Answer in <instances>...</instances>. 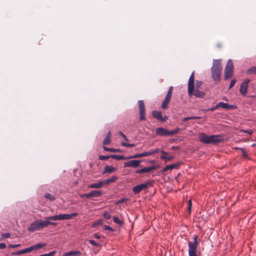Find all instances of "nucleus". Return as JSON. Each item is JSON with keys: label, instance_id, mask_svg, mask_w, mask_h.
Returning a JSON list of instances; mask_svg holds the SVG:
<instances>
[{"label": "nucleus", "instance_id": "nucleus-29", "mask_svg": "<svg viewBox=\"0 0 256 256\" xmlns=\"http://www.w3.org/2000/svg\"><path fill=\"white\" fill-rule=\"evenodd\" d=\"M172 91H173V86H170L168 88V90L167 94L165 98L170 100L171 98H172Z\"/></svg>", "mask_w": 256, "mask_h": 256}, {"label": "nucleus", "instance_id": "nucleus-13", "mask_svg": "<svg viewBox=\"0 0 256 256\" xmlns=\"http://www.w3.org/2000/svg\"><path fill=\"white\" fill-rule=\"evenodd\" d=\"M158 168V166H152L146 167V168H142L140 170H136L135 172V173L136 174L146 173V172H150L152 170H154Z\"/></svg>", "mask_w": 256, "mask_h": 256}, {"label": "nucleus", "instance_id": "nucleus-48", "mask_svg": "<svg viewBox=\"0 0 256 256\" xmlns=\"http://www.w3.org/2000/svg\"><path fill=\"white\" fill-rule=\"evenodd\" d=\"M80 198H90V192L89 193H87V194H81L80 195Z\"/></svg>", "mask_w": 256, "mask_h": 256}, {"label": "nucleus", "instance_id": "nucleus-26", "mask_svg": "<svg viewBox=\"0 0 256 256\" xmlns=\"http://www.w3.org/2000/svg\"><path fill=\"white\" fill-rule=\"evenodd\" d=\"M117 179V177L116 176H113L112 178H110L106 179L104 181V185H106L108 184L112 183L116 181Z\"/></svg>", "mask_w": 256, "mask_h": 256}, {"label": "nucleus", "instance_id": "nucleus-27", "mask_svg": "<svg viewBox=\"0 0 256 256\" xmlns=\"http://www.w3.org/2000/svg\"><path fill=\"white\" fill-rule=\"evenodd\" d=\"M170 100L165 98L162 104V108L163 109L166 108L168 106V104L170 102Z\"/></svg>", "mask_w": 256, "mask_h": 256}, {"label": "nucleus", "instance_id": "nucleus-31", "mask_svg": "<svg viewBox=\"0 0 256 256\" xmlns=\"http://www.w3.org/2000/svg\"><path fill=\"white\" fill-rule=\"evenodd\" d=\"M180 130V128H177L172 130H168V136H172L177 134Z\"/></svg>", "mask_w": 256, "mask_h": 256}, {"label": "nucleus", "instance_id": "nucleus-23", "mask_svg": "<svg viewBox=\"0 0 256 256\" xmlns=\"http://www.w3.org/2000/svg\"><path fill=\"white\" fill-rule=\"evenodd\" d=\"M101 190H92L90 192V197H99L102 194Z\"/></svg>", "mask_w": 256, "mask_h": 256}, {"label": "nucleus", "instance_id": "nucleus-37", "mask_svg": "<svg viewBox=\"0 0 256 256\" xmlns=\"http://www.w3.org/2000/svg\"><path fill=\"white\" fill-rule=\"evenodd\" d=\"M203 82L201 80H196V83L195 89H198L202 84Z\"/></svg>", "mask_w": 256, "mask_h": 256}, {"label": "nucleus", "instance_id": "nucleus-61", "mask_svg": "<svg viewBox=\"0 0 256 256\" xmlns=\"http://www.w3.org/2000/svg\"><path fill=\"white\" fill-rule=\"evenodd\" d=\"M126 198H122L120 200V202H124L126 200Z\"/></svg>", "mask_w": 256, "mask_h": 256}, {"label": "nucleus", "instance_id": "nucleus-17", "mask_svg": "<svg viewBox=\"0 0 256 256\" xmlns=\"http://www.w3.org/2000/svg\"><path fill=\"white\" fill-rule=\"evenodd\" d=\"M180 163L174 164L170 165H168L165 166L162 170V172H164L168 170H172V169H177L178 168Z\"/></svg>", "mask_w": 256, "mask_h": 256}, {"label": "nucleus", "instance_id": "nucleus-16", "mask_svg": "<svg viewBox=\"0 0 256 256\" xmlns=\"http://www.w3.org/2000/svg\"><path fill=\"white\" fill-rule=\"evenodd\" d=\"M219 104L221 108L225 110H232L236 108V106L235 105L229 104L224 102H220Z\"/></svg>", "mask_w": 256, "mask_h": 256}, {"label": "nucleus", "instance_id": "nucleus-53", "mask_svg": "<svg viewBox=\"0 0 256 256\" xmlns=\"http://www.w3.org/2000/svg\"><path fill=\"white\" fill-rule=\"evenodd\" d=\"M192 120V117H186V118H184L183 119H182V121L183 122H186V121H187L188 120Z\"/></svg>", "mask_w": 256, "mask_h": 256}, {"label": "nucleus", "instance_id": "nucleus-3", "mask_svg": "<svg viewBox=\"0 0 256 256\" xmlns=\"http://www.w3.org/2000/svg\"><path fill=\"white\" fill-rule=\"evenodd\" d=\"M221 138L222 136L220 135L208 136L204 132L199 134L200 142L206 144H216L221 141Z\"/></svg>", "mask_w": 256, "mask_h": 256}, {"label": "nucleus", "instance_id": "nucleus-40", "mask_svg": "<svg viewBox=\"0 0 256 256\" xmlns=\"http://www.w3.org/2000/svg\"><path fill=\"white\" fill-rule=\"evenodd\" d=\"M10 236V234L9 233H4L2 234V239L8 238Z\"/></svg>", "mask_w": 256, "mask_h": 256}, {"label": "nucleus", "instance_id": "nucleus-60", "mask_svg": "<svg viewBox=\"0 0 256 256\" xmlns=\"http://www.w3.org/2000/svg\"><path fill=\"white\" fill-rule=\"evenodd\" d=\"M214 110H216L214 109V107H213V108H208V110H208V111H212V112H213V111H214Z\"/></svg>", "mask_w": 256, "mask_h": 256}, {"label": "nucleus", "instance_id": "nucleus-15", "mask_svg": "<svg viewBox=\"0 0 256 256\" xmlns=\"http://www.w3.org/2000/svg\"><path fill=\"white\" fill-rule=\"evenodd\" d=\"M156 134L157 136H168V130L163 128H158L156 129Z\"/></svg>", "mask_w": 256, "mask_h": 256}, {"label": "nucleus", "instance_id": "nucleus-30", "mask_svg": "<svg viewBox=\"0 0 256 256\" xmlns=\"http://www.w3.org/2000/svg\"><path fill=\"white\" fill-rule=\"evenodd\" d=\"M246 72L248 74H256V66H252L249 68Z\"/></svg>", "mask_w": 256, "mask_h": 256}, {"label": "nucleus", "instance_id": "nucleus-56", "mask_svg": "<svg viewBox=\"0 0 256 256\" xmlns=\"http://www.w3.org/2000/svg\"><path fill=\"white\" fill-rule=\"evenodd\" d=\"M167 119H168V116H165L164 117H162V118L161 121H162V122H165Z\"/></svg>", "mask_w": 256, "mask_h": 256}, {"label": "nucleus", "instance_id": "nucleus-47", "mask_svg": "<svg viewBox=\"0 0 256 256\" xmlns=\"http://www.w3.org/2000/svg\"><path fill=\"white\" fill-rule=\"evenodd\" d=\"M118 134H119L120 136H121L124 138V139L125 140L128 141V139L127 138L126 136V135L123 132H122L121 131H120L118 132Z\"/></svg>", "mask_w": 256, "mask_h": 256}, {"label": "nucleus", "instance_id": "nucleus-9", "mask_svg": "<svg viewBox=\"0 0 256 256\" xmlns=\"http://www.w3.org/2000/svg\"><path fill=\"white\" fill-rule=\"evenodd\" d=\"M194 88V72L193 71L189 78L188 84V94H190L192 90Z\"/></svg>", "mask_w": 256, "mask_h": 256}, {"label": "nucleus", "instance_id": "nucleus-6", "mask_svg": "<svg viewBox=\"0 0 256 256\" xmlns=\"http://www.w3.org/2000/svg\"><path fill=\"white\" fill-rule=\"evenodd\" d=\"M198 236H195L194 242H188V253L189 256H196V251L198 242L197 240Z\"/></svg>", "mask_w": 256, "mask_h": 256}, {"label": "nucleus", "instance_id": "nucleus-28", "mask_svg": "<svg viewBox=\"0 0 256 256\" xmlns=\"http://www.w3.org/2000/svg\"><path fill=\"white\" fill-rule=\"evenodd\" d=\"M78 251H70L68 252H64L62 256H73L74 255L80 254Z\"/></svg>", "mask_w": 256, "mask_h": 256}, {"label": "nucleus", "instance_id": "nucleus-38", "mask_svg": "<svg viewBox=\"0 0 256 256\" xmlns=\"http://www.w3.org/2000/svg\"><path fill=\"white\" fill-rule=\"evenodd\" d=\"M104 218L106 220L110 219L111 218L110 214L107 212H104L102 214Z\"/></svg>", "mask_w": 256, "mask_h": 256}, {"label": "nucleus", "instance_id": "nucleus-55", "mask_svg": "<svg viewBox=\"0 0 256 256\" xmlns=\"http://www.w3.org/2000/svg\"><path fill=\"white\" fill-rule=\"evenodd\" d=\"M160 152L161 154H162V156H166V155H167L168 154V153L165 151H164V150H161L160 151Z\"/></svg>", "mask_w": 256, "mask_h": 256}, {"label": "nucleus", "instance_id": "nucleus-39", "mask_svg": "<svg viewBox=\"0 0 256 256\" xmlns=\"http://www.w3.org/2000/svg\"><path fill=\"white\" fill-rule=\"evenodd\" d=\"M78 216V212H74V213H72L70 214H68V219L70 220L73 217H75V216Z\"/></svg>", "mask_w": 256, "mask_h": 256}, {"label": "nucleus", "instance_id": "nucleus-18", "mask_svg": "<svg viewBox=\"0 0 256 256\" xmlns=\"http://www.w3.org/2000/svg\"><path fill=\"white\" fill-rule=\"evenodd\" d=\"M110 158L116 160H130L132 159V156H119L116 154H111L110 155Z\"/></svg>", "mask_w": 256, "mask_h": 256}, {"label": "nucleus", "instance_id": "nucleus-52", "mask_svg": "<svg viewBox=\"0 0 256 256\" xmlns=\"http://www.w3.org/2000/svg\"><path fill=\"white\" fill-rule=\"evenodd\" d=\"M6 248V244L4 243L0 244V249H4Z\"/></svg>", "mask_w": 256, "mask_h": 256}, {"label": "nucleus", "instance_id": "nucleus-54", "mask_svg": "<svg viewBox=\"0 0 256 256\" xmlns=\"http://www.w3.org/2000/svg\"><path fill=\"white\" fill-rule=\"evenodd\" d=\"M180 148V146H172V150H178Z\"/></svg>", "mask_w": 256, "mask_h": 256}, {"label": "nucleus", "instance_id": "nucleus-35", "mask_svg": "<svg viewBox=\"0 0 256 256\" xmlns=\"http://www.w3.org/2000/svg\"><path fill=\"white\" fill-rule=\"evenodd\" d=\"M121 144L122 146L128 148H131L135 146V145L134 144H128L124 142H122Z\"/></svg>", "mask_w": 256, "mask_h": 256}, {"label": "nucleus", "instance_id": "nucleus-46", "mask_svg": "<svg viewBox=\"0 0 256 256\" xmlns=\"http://www.w3.org/2000/svg\"><path fill=\"white\" fill-rule=\"evenodd\" d=\"M192 206V200H189L188 202V210L190 212H191Z\"/></svg>", "mask_w": 256, "mask_h": 256}, {"label": "nucleus", "instance_id": "nucleus-1", "mask_svg": "<svg viewBox=\"0 0 256 256\" xmlns=\"http://www.w3.org/2000/svg\"><path fill=\"white\" fill-rule=\"evenodd\" d=\"M50 224L56 226V223L50 221V220H48L47 217H46L44 220H38L34 222L28 228V230L29 232H34L42 229Z\"/></svg>", "mask_w": 256, "mask_h": 256}, {"label": "nucleus", "instance_id": "nucleus-43", "mask_svg": "<svg viewBox=\"0 0 256 256\" xmlns=\"http://www.w3.org/2000/svg\"><path fill=\"white\" fill-rule=\"evenodd\" d=\"M236 150H241L242 152V154H243V156L246 157V156L247 154H246V152L245 151L244 149L243 148H236Z\"/></svg>", "mask_w": 256, "mask_h": 256}, {"label": "nucleus", "instance_id": "nucleus-45", "mask_svg": "<svg viewBox=\"0 0 256 256\" xmlns=\"http://www.w3.org/2000/svg\"><path fill=\"white\" fill-rule=\"evenodd\" d=\"M89 242L92 244V245L93 246H99V244L98 243H96L94 240H88Z\"/></svg>", "mask_w": 256, "mask_h": 256}, {"label": "nucleus", "instance_id": "nucleus-33", "mask_svg": "<svg viewBox=\"0 0 256 256\" xmlns=\"http://www.w3.org/2000/svg\"><path fill=\"white\" fill-rule=\"evenodd\" d=\"M44 196L46 198L49 199L50 201H54L55 200V197L50 193H46Z\"/></svg>", "mask_w": 256, "mask_h": 256}, {"label": "nucleus", "instance_id": "nucleus-12", "mask_svg": "<svg viewBox=\"0 0 256 256\" xmlns=\"http://www.w3.org/2000/svg\"><path fill=\"white\" fill-rule=\"evenodd\" d=\"M140 160H132L124 162V167L138 168L140 166Z\"/></svg>", "mask_w": 256, "mask_h": 256}, {"label": "nucleus", "instance_id": "nucleus-44", "mask_svg": "<svg viewBox=\"0 0 256 256\" xmlns=\"http://www.w3.org/2000/svg\"><path fill=\"white\" fill-rule=\"evenodd\" d=\"M236 80L235 79H232L231 80V82H230V86H229V89H231L236 84Z\"/></svg>", "mask_w": 256, "mask_h": 256}, {"label": "nucleus", "instance_id": "nucleus-11", "mask_svg": "<svg viewBox=\"0 0 256 256\" xmlns=\"http://www.w3.org/2000/svg\"><path fill=\"white\" fill-rule=\"evenodd\" d=\"M47 218L50 220V221L69 220L68 214H60L59 215H55L54 216H48L47 217Z\"/></svg>", "mask_w": 256, "mask_h": 256}, {"label": "nucleus", "instance_id": "nucleus-19", "mask_svg": "<svg viewBox=\"0 0 256 256\" xmlns=\"http://www.w3.org/2000/svg\"><path fill=\"white\" fill-rule=\"evenodd\" d=\"M104 186V181H100L96 183H94L88 186V188H99Z\"/></svg>", "mask_w": 256, "mask_h": 256}, {"label": "nucleus", "instance_id": "nucleus-41", "mask_svg": "<svg viewBox=\"0 0 256 256\" xmlns=\"http://www.w3.org/2000/svg\"><path fill=\"white\" fill-rule=\"evenodd\" d=\"M110 158V156H100L99 159L100 160H106Z\"/></svg>", "mask_w": 256, "mask_h": 256}, {"label": "nucleus", "instance_id": "nucleus-10", "mask_svg": "<svg viewBox=\"0 0 256 256\" xmlns=\"http://www.w3.org/2000/svg\"><path fill=\"white\" fill-rule=\"evenodd\" d=\"M250 82V79H246L240 85V92L244 96H245L248 92V88Z\"/></svg>", "mask_w": 256, "mask_h": 256}, {"label": "nucleus", "instance_id": "nucleus-49", "mask_svg": "<svg viewBox=\"0 0 256 256\" xmlns=\"http://www.w3.org/2000/svg\"><path fill=\"white\" fill-rule=\"evenodd\" d=\"M104 230H109L111 232L114 231V229L112 227L109 226H104Z\"/></svg>", "mask_w": 256, "mask_h": 256}, {"label": "nucleus", "instance_id": "nucleus-8", "mask_svg": "<svg viewBox=\"0 0 256 256\" xmlns=\"http://www.w3.org/2000/svg\"><path fill=\"white\" fill-rule=\"evenodd\" d=\"M152 182L150 181L145 184L136 185L132 188V191L135 194H138L142 190L147 188L149 186L152 185Z\"/></svg>", "mask_w": 256, "mask_h": 256}, {"label": "nucleus", "instance_id": "nucleus-57", "mask_svg": "<svg viewBox=\"0 0 256 256\" xmlns=\"http://www.w3.org/2000/svg\"><path fill=\"white\" fill-rule=\"evenodd\" d=\"M94 236L95 238H98V239H99L100 238V236L98 234H94Z\"/></svg>", "mask_w": 256, "mask_h": 256}, {"label": "nucleus", "instance_id": "nucleus-7", "mask_svg": "<svg viewBox=\"0 0 256 256\" xmlns=\"http://www.w3.org/2000/svg\"><path fill=\"white\" fill-rule=\"evenodd\" d=\"M138 106L139 108L140 120V121L144 120H146V109L144 100H138Z\"/></svg>", "mask_w": 256, "mask_h": 256}, {"label": "nucleus", "instance_id": "nucleus-24", "mask_svg": "<svg viewBox=\"0 0 256 256\" xmlns=\"http://www.w3.org/2000/svg\"><path fill=\"white\" fill-rule=\"evenodd\" d=\"M111 132H108L106 134V137L103 140L102 144L104 145L108 144L111 142Z\"/></svg>", "mask_w": 256, "mask_h": 256}, {"label": "nucleus", "instance_id": "nucleus-58", "mask_svg": "<svg viewBox=\"0 0 256 256\" xmlns=\"http://www.w3.org/2000/svg\"><path fill=\"white\" fill-rule=\"evenodd\" d=\"M214 109H215V110H216V109H218V108H220V104H219V102H218V104H216L214 106Z\"/></svg>", "mask_w": 256, "mask_h": 256}, {"label": "nucleus", "instance_id": "nucleus-50", "mask_svg": "<svg viewBox=\"0 0 256 256\" xmlns=\"http://www.w3.org/2000/svg\"><path fill=\"white\" fill-rule=\"evenodd\" d=\"M161 150H160V149L158 148H156L152 151H150L151 152V154H152H152H154L157 152H160Z\"/></svg>", "mask_w": 256, "mask_h": 256}, {"label": "nucleus", "instance_id": "nucleus-2", "mask_svg": "<svg viewBox=\"0 0 256 256\" xmlns=\"http://www.w3.org/2000/svg\"><path fill=\"white\" fill-rule=\"evenodd\" d=\"M222 64L221 60H214L211 68L212 77L214 82L220 80L222 71Z\"/></svg>", "mask_w": 256, "mask_h": 256}, {"label": "nucleus", "instance_id": "nucleus-32", "mask_svg": "<svg viewBox=\"0 0 256 256\" xmlns=\"http://www.w3.org/2000/svg\"><path fill=\"white\" fill-rule=\"evenodd\" d=\"M160 158L162 160H165L166 161H170L174 159V156H161Z\"/></svg>", "mask_w": 256, "mask_h": 256}, {"label": "nucleus", "instance_id": "nucleus-20", "mask_svg": "<svg viewBox=\"0 0 256 256\" xmlns=\"http://www.w3.org/2000/svg\"><path fill=\"white\" fill-rule=\"evenodd\" d=\"M152 116L161 121L162 118V113L160 111H157V110H153L152 112Z\"/></svg>", "mask_w": 256, "mask_h": 256}, {"label": "nucleus", "instance_id": "nucleus-59", "mask_svg": "<svg viewBox=\"0 0 256 256\" xmlns=\"http://www.w3.org/2000/svg\"><path fill=\"white\" fill-rule=\"evenodd\" d=\"M192 120L200 119L202 118V117L201 116H192Z\"/></svg>", "mask_w": 256, "mask_h": 256}, {"label": "nucleus", "instance_id": "nucleus-22", "mask_svg": "<svg viewBox=\"0 0 256 256\" xmlns=\"http://www.w3.org/2000/svg\"><path fill=\"white\" fill-rule=\"evenodd\" d=\"M116 168L110 166H106L104 168V173L110 174L114 172Z\"/></svg>", "mask_w": 256, "mask_h": 256}, {"label": "nucleus", "instance_id": "nucleus-4", "mask_svg": "<svg viewBox=\"0 0 256 256\" xmlns=\"http://www.w3.org/2000/svg\"><path fill=\"white\" fill-rule=\"evenodd\" d=\"M46 246V244L45 243H38L30 247L27 248L22 250H18L16 252H13L12 253V255H20L22 254H24L32 251H36L37 250H40L41 248H42Z\"/></svg>", "mask_w": 256, "mask_h": 256}, {"label": "nucleus", "instance_id": "nucleus-34", "mask_svg": "<svg viewBox=\"0 0 256 256\" xmlns=\"http://www.w3.org/2000/svg\"><path fill=\"white\" fill-rule=\"evenodd\" d=\"M113 220L115 223L118 224L120 226H122L123 224V222L121 220H120L116 216H114Z\"/></svg>", "mask_w": 256, "mask_h": 256}, {"label": "nucleus", "instance_id": "nucleus-36", "mask_svg": "<svg viewBox=\"0 0 256 256\" xmlns=\"http://www.w3.org/2000/svg\"><path fill=\"white\" fill-rule=\"evenodd\" d=\"M102 224V220H98L97 222H94L92 224V227L93 228H95L99 225H101Z\"/></svg>", "mask_w": 256, "mask_h": 256}, {"label": "nucleus", "instance_id": "nucleus-5", "mask_svg": "<svg viewBox=\"0 0 256 256\" xmlns=\"http://www.w3.org/2000/svg\"><path fill=\"white\" fill-rule=\"evenodd\" d=\"M234 64L232 60H228L224 70V79L227 80L231 78L233 74Z\"/></svg>", "mask_w": 256, "mask_h": 256}, {"label": "nucleus", "instance_id": "nucleus-63", "mask_svg": "<svg viewBox=\"0 0 256 256\" xmlns=\"http://www.w3.org/2000/svg\"><path fill=\"white\" fill-rule=\"evenodd\" d=\"M16 245H11L10 246L12 247V248H14L16 247Z\"/></svg>", "mask_w": 256, "mask_h": 256}, {"label": "nucleus", "instance_id": "nucleus-21", "mask_svg": "<svg viewBox=\"0 0 256 256\" xmlns=\"http://www.w3.org/2000/svg\"><path fill=\"white\" fill-rule=\"evenodd\" d=\"M152 155L151 152H146L141 154H138L132 156V158H142Z\"/></svg>", "mask_w": 256, "mask_h": 256}, {"label": "nucleus", "instance_id": "nucleus-42", "mask_svg": "<svg viewBox=\"0 0 256 256\" xmlns=\"http://www.w3.org/2000/svg\"><path fill=\"white\" fill-rule=\"evenodd\" d=\"M55 254H56V251L54 250V251L49 252L48 254H41L40 256H52Z\"/></svg>", "mask_w": 256, "mask_h": 256}, {"label": "nucleus", "instance_id": "nucleus-51", "mask_svg": "<svg viewBox=\"0 0 256 256\" xmlns=\"http://www.w3.org/2000/svg\"><path fill=\"white\" fill-rule=\"evenodd\" d=\"M242 132H244L245 133H248L249 134H252L253 132L252 130H242Z\"/></svg>", "mask_w": 256, "mask_h": 256}, {"label": "nucleus", "instance_id": "nucleus-14", "mask_svg": "<svg viewBox=\"0 0 256 256\" xmlns=\"http://www.w3.org/2000/svg\"><path fill=\"white\" fill-rule=\"evenodd\" d=\"M190 96H194L196 98H204L206 94L202 91H200L198 89H195V88L192 90V92L190 94H188Z\"/></svg>", "mask_w": 256, "mask_h": 256}, {"label": "nucleus", "instance_id": "nucleus-25", "mask_svg": "<svg viewBox=\"0 0 256 256\" xmlns=\"http://www.w3.org/2000/svg\"><path fill=\"white\" fill-rule=\"evenodd\" d=\"M103 148L104 150L106 152H120L122 151L120 149L114 148H108L106 146H104Z\"/></svg>", "mask_w": 256, "mask_h": 256}, {"label": "nucleus", "instance_id": "nucleus-62", "mask_svg": "<svg viewBox=\"0 0 256 256\" xmlns=\"http://www.w3.org/2000/svg\"><path fill=\"white\" fill-rule=\"evenodd\" d=\"M149 162L150 163H155L156 162V161L155 160H150Z\"/></svg>", "mask_w": 256, "mask_h": 256}]
</instances>
